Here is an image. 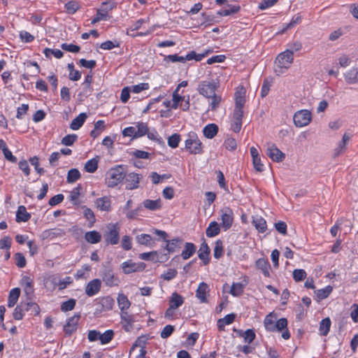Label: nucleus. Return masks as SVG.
Instances as JSON below:
<instances>
[{
  "instance_id": "1",
  "label": "nucleus",
  "mask_w": 358,
  "mask_h": 358,
  "mask_svg": "<svg viewBox=\"0 0 358 358\" xmlns=\"http://www.w3.org/2000/svg\"><path fill=\"white\" fill-rule=\"evenodd\" d=\"M293 62L294 56L291 52L286 50L278 54L275 61L274 71L276 75L284 73L291 66Z\"/></svg>"
},
{
  "instance_id": "2",
  "label": "nucleus",
  "mask_w": 358,
  "mask_h": 358,
  "mask_svg": "<svg viewBox=\"0 0 358 358\" xmlns=\"http://www.w3.org/2000/svg\"><path fill=\"white\" fill-rule=\"evenodd\" d=\"M125 177L123 167L120 165L110 169L106 176V184L108 187H115L120 184Z\"/></svg>"
},
{
  "instance_id": "3",
  "label": "nucleus",
  "mask_w": 358,
  "mask_h": 358,
  "mask_svg": "<svg viewBox=\"0 0 358 358\" xmlns=\"http://www.w3.org/2000/svg\"><path fill=\"white\" fill-rule=\"evenodd\" d=\"M185 149L192 155L203 153V145L196 133L190 131L185 141Z\"/></svg>"
},
{
  "instance_id": "4",
  "label": "nucleus",
  "mask_w": 358,
  "mask_h": 358,
  "mask_svg": "<svg viewBox=\"0 0 358 358\" xmlns=\"http://www.w3.org/2000/svg\"><path fill=\"white\" fill-rule=\"evenodd\" d=\"M120 227L117 223H110L106 227L103 238L106 245H117L120 241Z\"/></svg>"
},
{
  "instance_id": "5",
  "label": "nucleus",
  "mask_w": 358,
  "mask_h": 358,
  "mask_svg": "<svg viewBox=\"0 0 358 358\" xmlns=\"http://www.w3.org/2000/svg\"><path fill=\"white\" fill-rule=\"evenodd\" d=\"M152 231L155 235L159 236L160 238L166 242V245L164 248L169 253L175 252L179 248V244L182 241L180 238H176L169 241L166 239L167 234L166 231L157 229H154Z\"/></svg>"
},
{
  "instance_id": "6",
  "label": "nucleus",
  "mask_w": 358,
  "mask_h": 358,
  "mask_svg": "<svg viewBox=\"0 0 358 358\" xmlns=\"http://www.w3.org/2000/svg\"><path fill=\"white\" fill-rule=\"evenodd\" d=\"M218 87L217 83L214 80L201 81L198 85V91L200 94L210 99L214 95L216 88Z\"/></svg>"
},
{
  "instance_id": "7",
  "label": "nucleus",
  "mask_w": 358,
  "mask_h": 358,
  "mask_svg": "<svg viewBox=\"0 0 358 358\" xmlns=\"http://www.w3.org/2000/svg\"><path fill=\"white\" fill-rule=\"evenodd\" d=\"M312 120L311 113L308 110H300L296 112L293 117L294 123L297 127L307 126Z\"/></svg>"
},
{
  "instance_id": "8",
  "label": "nucleus",
  "mask_w": 358,
  "mask_h": 358,
  "mask_svg": "<svg viewBox=\"0 0 358 358\" xmlns=\"http://www.w3.org/2000/svg\"><path fill=\"white\" fill-rule=\"evenodd\" d=\"M145 264L143 262H134L132 259H129L122 263L121 268L124 274H130L143 271L145 268Z\"/></svg>"
},
{
  "instance_id": "9",
  "label": "nucleus",
  "mask_w": 358,
  "mask_h": 358,
  "mask_svg": "<svg viewBox=\"0 0 358 358\" xmlns=\"http://www.w3.org/2000/svg\"><path fill=\"white\" fill-rule=\"evenodd\" d=\"M221 225L224 231L228 230L232 226L234 222V213L229 207H224L220 210Z\"/></svg>"
},
{
  "instance_id": "10",
  "label": "nucleus",
  "mask_w": 358,
  "mask_h": 358,
  "mask_svg": "<svg viewBox=\"0 0 358 358\" xmlns=\"http://www.w3.org/2000/svg\"><path fill=\"white\" fill-rule=\"evenodd\" d=\"M142 176L136 173H125V187L127 189L133 190L139 187V182Z\"/></svg>"
},
{
  "instance_id": "11",
  "label": "nucleus",
  "mask_w": 358,
  "mask_h": 358,
  "mask_svg": "<svg viewBox=\"0 0 358 358\" xmlns=\"http://www.w3.org/2000/svg\"><path fill=\"white\" fill-rule=\"evenodd\" d=\"M80 317V315L78 313L67 319L66 324L63 327V331L66 335L70 336L76 331Z\"/></svg>"
},
{
  "instance_id": "12",
  "label": "nucleus",
  "mask_w": 358,
  "mask_h": 358,
  "mask_svg": "<svg viewBox=\"0 0 358 358\" xmlns=\"http://www.w3.org/2000/svg\"><path fill=\"white\" fill-rule=\"evenodd\" d=\"M243 117V110H234L231 120V129L235 132L238 133L242 127V120Z\"/></svg>"
},
{
  "instance_id": "13",
  "label": "nucleus",
  "mask_w": 358,
  "mask_h": 358,
  "mask_svg": "<svg viewBox=\"0 0 358 358\" xmlns=\"http://www.w3.org/2000/svg\"><path fill=\"white\" fill-rule=\"evenodd\" d=\"M120 317L123 329L127 332L131 331L134 329V323L135 322L134 315L125 311L120 313Z\"/></svg>"
},
{
  "instance_id": "14",
  "label": "nucleus",
  "mask_w": 358,
  "mask_h": 358,
  "mask_svg": "<svg viewBox=\"0 0 358 358\" xmlns=\"http://www.w3.org/2000/svg\"><path fill=\"white\" fill-rule=\"evenodd\" d=\"M266 153L273 161L276 162H282L285 158V155L275 144H268Z\"/></svg>"
},
{
  "instance_id": "15",
  "label": "nucleus",
  "mask_w": 358,
  "mask_h": 358,
  "mask_svg": "<svg viewBox=\"0 0 358 358\" xmlns=\"http://www.w3.org/2000/svg\"><path fill=\"white\" fill-rule=\"evenodd\" d=\"M115 7V2L110 3L108 1H104L101 3V7L96 10V15L99 16L100 18L103 20H108L110 19L108 12L112 10Z\"/></svg>"
},
{
  "instance_id": "16",
  "label": "nucleus",
  "mask_w": 358,
  "mask_h": 358,
  "mask_svg": "<svg viewBox=\"0 0 358 358\" xmlns=\"http://www.w3.org/2000/svg\"><path fill=\"white\" fill-rule=\"evenodd\" d=\"M274 331H282V338L288 340L290 338V333L287 329V320L284 317L278 320L275 323Z\"/></svg>"
},
{
  "instance_id": "17",
  "label": "nucleus",
  "mask_w": 358,
  "mask_h": 358,
  "mask_svg": "<svg viewBox=\"0 0 358 358\" xmlns=\"http://www.w3.org/2000/svg\"><path fill=\"white\" fill-rule=\"evenodd\" d=\"M101 287V281L99 279H93L90 280L85 287V294L88 296H93L97 294Z\"/></svg>"
},
{
  "instance_id": "18",
  "label": "nucleus",
  "mask_w": 358,
  "mask_h": 358,
  "mask_svg": "<svg viewBox=\"0 0 358 358\" xmlns=\"http://www.w3.org/2000/svg\"><path fill=\"white\" fill-rule=\"evenodd\" d=\"M102 280L106 285L109 287L116 286L120 282L118 278L115 275L113 271L110 268L104 269L102 274Z\"/></svg>"
},
{
  "instance_id": "19",
  "label": "nucleus",
  "mask_w": 358,
  "mask_h": 358,
  "mask_svg": "<svg viewBox=\"0 0 358 358\" xmlns=\"http://www.w3.org/2000/svg\"><path fill=\"white\" fill-rule=\"evenodd\" d=\"M34 284L33 279L29 275H23L20 281V285L28 296L34 294Z\"/></svg>"
},
{
  "instance_id": "20",
  "label": "nucleus",
  "mask_w": 358,
  "mask_h": 358,
  "mask_svg": "<svg viewBox=\"0 0 358 358\" xmlns=\"http://www.w3.org/2000/svg\"><path fill=\"white\" fill-rule=\"evenodd\" d=\"M255 266L258 270H260L263 275L266 277L269 278L271 276L270 275V270H271V265L267 259L265 258H259L255 262Z\"/></svg>"
},
{
  "instance_id": "21",
  "label": "nucleus",
  "mask_w": 358,
  "mask_h": 358,
  "mask_svg": "<svg viewBox=\"0 0 358 358\" xmlns=\"http://www.w3.org/2000/svg\"><path fill=\"white\" fill-rule=\"evenodd\" d=\"M96 207L101 210L109 212L111 210V199L109 196H102L96 199Z\"/></svg>"
},
{
  "instance_id": "22",
  "label": "nucleus",
  "mask_w": 358,
  "mask_h": 358,
  "mask_svg": "<svg viewBox=\"0 0 358 358\" xmlns=\"http://www.w3.org/2000/svg\"><path fill=\"white\" fill-rule=\"evenodd\" d=\"M210 252V250L206 243V242L204 241L200 245V248L198 251V257L200 259L203 261V263L204 265H207L209 264L210 262V257L209 255Z\"/></svg>"
},
{
  "instance_id": "23",
  "label": "nucleus",
  "mask_w": 358,
  "mask_h": 358,
  "mask_svg": "<svg viewBox=\"0 0 358 358\" xmlns=\"http://www.w3.org/2000/svg\"><path fill=\"white\" fill-rule=\"evenodd\" d=\"M208 292V285L204 282H200L196 290V296L199 299L201 303L207 302V294Z\"/></svg>"
},
{
  "instance_id": "24",
  "label": "nucleus",
  "mask_w": 358,
  "mask_h": 358,
  "mask_svg": "<svg viewBox=\"0 0 358 358\" xmlns=\"http://www.w3.org/2000/svg\"><path fill=\"white\" fill-rule=\"evenodd\" d=\"M136 241L138 244L145 245L148 248H152L155 246V242L152 236L147 234H141L136 236Z\"/></svg>"
},
{
  "instance_id": "25",
  "label": "nucleus",
  "mask_w": 358,
  "mask_h": 358,
  "mask_svg": "<svg viewBox=\"0 0 358 358\" xmlns=\"http://www.w3.org/2000/svg\"><path fill=\"white\" fill-rule=\"evenodd\" d=\"M240 10L241 7L238 4H227L217 11V15L220 16H228L238 13Z\"/></svg>"
},
{
  "instance_id": "26",
  "label": "nucleus",
  "mask_w": 358,
  "mask_h": 358,
  "mask_svg": "<svg viewBox=\"0 0 358 358\" xmlns=\"http://www.w3.org/2000/svg\"><path fill=\"white\" fill-rule=\"evenodd\" d=\"M117 302L118 308L120 310V313L127 311L131 306V302L128 297L122 293L118 294L117 297Z\"/></svg>"
},
{
  "instance_id": "27",
  "label": "nucleus",
  "mask_w": 358,
  "mask_h": 358,
  "mask_svg": "<svg viewBox=\"0 0 358 358\" xmlns=\"http://www.w3.org/2000/svg\"><path fill=\"white\" fill-rule=\"evenodd\" d=\"M31 218V215L27 211L24 206H20L16 212L15 220L17 222H25Z\"/></svg>"
},
{
  "instance_id": "28",
  "label": "nucleus",
  "mask_w": 358,
  "mask_h": 358,
  "mask_svg": "<svg viewBox=\"0 0 358 358\" xmlns=\"http://www.w3.org/2000/svg\"><path fill=\"white\" fill-rule=\"evenodd\" d=\"M253 226L259 233H264L266 231L267 226L266 220L261 216L252 217Z\"/></svg>"
},
{
  "instance_id": "29",
  "label": "nucleus",
  "mask_w": 358,
  "mask_h": 358,
  "mask_svg": "<svg viewBox=\"0 0 358 358\" xmlns=\"http://www.w3.org/2000/svg\"><path fill=\"white\" fill-rule=\"evenodd\" d=\"M184 303V298L176 292L172 293L169 299V306L171 308L177 309Z\"/></svg>"
},
{
  "instance_id": "30",
  "label": "nucleus",
  "mask_w": 358,
  "mask_h": 358,
  "mask_svg": "<svg viewBox=\"0 0 358 358\" xmlns=\"http://www.w3.org/2000/svg\"><path fill=\"white\" fill-rule=\"evenodd\" d=\"M220 232V227L216 221H212L206 229V236L213 238L217 236Z\"/></svg>"
},
{
  "instance_id": "31",
  "label": "nucleus",
  "mask_w": 358,
  "mask_h": 358,
  "mask_svg": "<svg viewBox=\"0 0 358 358\" xmlns=\"http://www.w3.org/2000/svg\"><path fill=\"white\" fill-rule=\"evenodd\" d=\"M217 132L218 127L213 123L207 124L203 129L204 136L209 139L214 138Z\"/></svg>"
},
{
  "instance_id": "32",
  "label": "nucleus",
  "mask_w": 358,
  "mask_h": 358,
  "mask_svg": "<svg viewBox=\"0 0 358 358\" xmlns=\"http://www.w3.org/2000/svg\"><path fill=\"white\" fill-rule=\"evenodd\" d=\"M87 118V115L85 113H80L76 118H74L71 124L70 128L72 130H78L79 129L85 122Z\"/></svg>"
},
{
  "instance_id": "33",
  "label": "nucleus",
  "mask_w": 358,
  "mask_h": 358,
  "mask_svg": "<svg viewBox=\"0 0 358 358\" xmlns=\"http://www.w3.org/2000/svg\"><path fill=\"white\" fill-rule=\"evenodd\" d=\"M144 208L150 210H157L162 208L160 199L156 200L145 199L142 203Z\"/></svg>"
},
{
  "instance_id": "34",
  "label": "nucleus",
  "mask_w": 358,
  "mask_h": 358,
  "mask_svg": "<svg viewBox=\"0 0 358 358\" xmlns=\"http://www.w3.org/2000/svg\"><path fill=\"white\" fill-rule=\"evenodd\" d=\"M20 289L18 287L13 288L10 291L8 298V307L12 308L16 304L20 297Z\"/></svg>"
},
{
  "instance_id": "35",
  "label": "nucleus",
  "mask_w": 358,
  "mask_h": 358,
  "mask_svg": "<svg viewBox=\"0 0 358 358\" xmlns=\"http://www.w3.org/2000/svg\"><path fill=\"white\" fill-rule=\"evenodd\" d=\"M344 77L348 84L358 83V68H352L344 74Z\"/></svg>"
},
{
  "instance_id": "36",
  "label": "nucleus",
  "mask_w": 358,
  "mask_h": 358,
  "mask_svg": "<svg viewBox=\"0 0 358 358\" xmlns=\"http://www.w3.org/2000/svg\"><path fill=\"white\" fill-rule=\"evenodd\" d=\"M64 8L67 14L73 15L80 8V4L78 0L69 1L65 3Z\"/></svg>"
},
{
  "instance_id": "37",
  "label": "nucleus",
  "mask_w": 358,
  "mask_h": 358,
  "mask_svg": "<svg viewBox=\"0 0 358 358\" xmlns=\"http://www.w3.org/2000/svg\"><path fill=\"white\" fill-rule=\"evenodd\" d=\"M196 252V246L192 243H186L185 248L181 253V257L184 260L190 258Z\"/></svg>"
},
{
  "instance_id": "38",
  "label": "nucleus",
  "mask_w": 358,
  "mask_h": 358,
  "mask_svg": "<svg viewBox=\"0 0 358 358\" xmlns=\"http://www.w3.org/2000/svg\"><path fill=\"white\" fill-rule=\"evenodd\" d=\"M247 282V280H245V284L241 282H233L229 293L234 296H241L243 293Z\"/></svg>"
},
{
  "instance_id": "39",
  "label": "nucleus",
  "mask_w": 358,
  "mask_h": 358,
  "mask_svg": "<svg viewBox=\"0 0 358 358\" xmlns=\"http://www.w3.org/2000/svg\"><path fill=\"white\" fill-rule=\"evenodd\" d=\"M99 157L96 156L88 161L85 164V170L90 173H94L98 169Z\"/></svg>"
},
{
  "instance_id": "40",
  "label": "nucleus",
  "mask_w": 358,
  "mask_h": 358,
  "mask_svg": "<svg viewBox=\"0 0 358 358\" xmlns=\"http://www.w3.org/2000/svg\"><path fill=\"white\" fill-rule=\"evenodd\" d=\"M85 238L88 243L96 244L100 242L101 236L99 232L96 231H91L85 234Z\"/></svg>"
},
{
  "instance_id": "41",
  "label": "nucleus",
  "mask_w": 358,
  "mask_h": 358,
  "mask_svg": "<svg viewBox=\"0 0 358 358\" xmlns=\"http://www.w3.org/2000/svg\"><path fill=\"white\" fill-rule=\"evenodd\" d=\"M92 82V73L87 74L84 80V82L82 83L83 87V94L85 95H90L92 92V87L91 86Z\"/></svg>"
},
{
  "instance_id": "42",
  "label": "nucleus",
  "mask_w": 358,
  "mask_h": 358,
  "mask_svg": "<svg viewBox=\"0 0 358 358\" xmlns=\"http://www.w3.org/2000/svg\"><path fill=\"white\" fill-rule=\"evenodd\" d=\"M330 327H331V320L329 317H326V318L322 320V321L320 323V328H319L320 335L327 336L329 332Z\"/></svg>"
},
{
  "instance_id": "43",
  "label": "nucleus",
  "mask_w": 358,
  "mask_h": 358,
  "mask_svg": "<svg viewBox=\"0 0 358 358\" xmlns=\"http://www.w3.org/2000/svg\"><path fill=\"white\" fill-rule=\"evenodd\" d=\"M171 176L170 174L159 175L157 172H152L150 175L152 182L155 185L162 182L164 180L169 179Z\"/></svg>"
},
{
  "instance_id": "44",
  "label": "nucleus",
  "mask_w": 358,
  "mask_h": 358,
  "mask_svg": "<svg viewBox=\"0 0 358 358\" xmlns=\"http://www.w3.org/2000/svg\"><path fill=\"white\" fill-rule=\"evenodd\" d=\"M114 337V331L112 329L106 330L103 334H100L99 341L102 345L109 343Z\"/></svg>"
},
{
  "instance_id": "45",
  "label": "nucleus",
  "mask_w": 358,
  "mask_h": 358,
  "mask_svg": "<svg viewBox=\"0 0 358 358\" xmlns=\"http://www.w3.org/2000/svg\"><path fill=\"white\" fill-rule=\"evenodd\" d=\"M80 178V173L77 169H71L68 171L66 181L69 183H73Z\"/></svg>"
},
{
  "instance_id": "46",
  "label": "nucleus",
  "mask_w": 358,
  "mask_h": 358,
  "mask_svg": "<svg viewBox=\"0 0 358 358\" xmlns=\"http://www.w3.org/2000/svg\"><path fill=\"white\" fill-rule=\"evenodd\" d=\"M333 288L331 286H326L324 288L320 289L316 291V296L319 300L324 299L329 296Z\"/></svg>"
},
{
  "instance_id": "47",
  "label": "nucleus",
  "mask_w": 358,
  "mask_h": 358,
  "mask_svg": "<svg viewBox=\"0 0 358 358\" xmlns=\"http://www.w3.org/2000/svg\"><path fill=\"white\" fill-rule=\"evenodd\" d=\"M156 252V255H154V257L152 258V262L157 263H164L169 259V252L164 253L161 251L155 250Z\"/></svg>"
},
{
  "instance_id": "48",
  "label": "nucleus",
  "mask_w": 358,
  "mask_h": 358,
  "mask_svg": "<svg viewBox=\"0 0 358 358\" xmlns=\"http://www.w3.org/2000/svg\"><path fill=\"white\" fill-rule=\"evenodd\" d=\"M223 252V243L221 240H217L215 243V248L213 250L214 257L217 259H219L221 257H222Z\"/></svg>"
},
{
  "instance_id": "49",
  "label": "nucleus",
  "mask_w": 358,
  "mask_h": 358,
  "mask_svg": "<svg viewBox=\"0 0 358 358\" xmlns=\"http://www.w3.org/2000/svg\"><path fill=\"white\" fill-rule=\"evenodd\" d=\"M276 321H275L271 315L269 314L266 316L264 320V325L266 331L274 332V326Z\"/></svg>"
},
{
  "instance_id": "50",
  "label": "nucleus",
  "mask_w": 358,
  "mask_h": 358,
  "mask_svg": "<svg viewBox=\"0 0 358 358\" xmlns=\"http://www.w3.org/2000/svg\"><path fill=\"white\" fill-rule=\"evenodd\" d=\"M76 304V300L74 299H70L68 301H64L61 304V310L62 312H67L74 309Z\"/></svg>"
},
{
  "instance_id": "51",
  "label": "nucleus",
  "mask_w": 358,
  "mask_h": 358,
  "mask_svg": "<svg viewBox=\"0 0 358 358\" xmlns=\"http://www.w3.org/2000/svg\"><path fill=\"white\" fill-rule=\"evenodd\" d=\"M207 55H208V52L201 53V54H197L194 51H191L186 55V60L190 61L192 59H194L196 62H199V61L202 60L205 57H206Z\"/></svg>"
},
{
  "instance_id": "52",
  "label": "nucleus",
  "mask_w": 358,
  "mask_h": 358,
  "mask_svg": "<svg viewBox=\"0 0 358 358\" xmlns=\"http://www.w3.org/2000/svg\"><path fill=\"white\" fill-rule=\"evenodd\" d=\"M135 127L138 138L143 136L148 131V124L145 122H138Z\"/></svg>"
},
{
  "instance_id": "53",
  "label": "nucleus",
  "mask_w": 358,
  "mask_h": 358,
  "mask_svg": "<svg viewBox=\"0 0 358 358\" xmlns=\"http://www.w3.org/2000/svg\"><path fill=\"white\" fill-rule=\"evenodd\" d=\"M223 146L229 151H234L237 147L236 141L234 138L227 137L224 141Z\"/></svg>"
},
{
  "instance_id": "54",
  "label": "nucleus",
  "mask_w": 358,
  "mask_h": 358,
  "mask_svg": "<svg viewBox=\"0 0 358 358\" xmlns=\"http://www.w3.org/2000/svg\"><path fill=\"white\" fill-rule=\"evenodd\" d=\"M78 139V136L76 134H68L65 136L62 139V144L66 146L72 145Z\"/></svg>"
},
{
  "instance_id": "55",
  "label": "nucleus",
  "mask_w": 358,
  "mask_h": 358,
  "mask_svg": "<svg viewBox=\"0 0 358 358\" xmlns=\"http://www.w3.org/2000/svg\"><path fill=\"white\" fill-rule=\"evenodd\" d=\"M180 141V136L178 134H173L168 138V145L171 148H176L178 146Z\"/></svg>"
},
{
  "instance_id": "56",
  "label": "nucleus",
  "mask_w": 358,
  "mask_h": 358,
  "mask_svg": "<svg viewBox=\"0 0 358 358\" xmlns=\"http://www.w3.org/2000/svg\"><path fill=\"white\" fill-rule=\"evenodd\" d=\"M307 273L303 269H294L293 271V278L296 282H301L306 278Z\"/></svg>"
},
{
  "instance_id": "57",
  "label": "nucleus",
  "mask_w": 358,
  "mask_h": 358,
  "mask_svg": "<svg viewBox=\"0 0 358 358\" xmlns=\"http://www.w3.org/2000/svg\"><path fill=\"white\" fill-rule=\"evenodd\" d=\"M15 264L17 267L22 268L26 266L27 261L23 254L20 252H17L15 255Z\"/></svg>"
},
{
  "instance_id": "58",
  "label": "nucleus",
  "mask_w": 358,
  "mask_h": 358,
  "mask_svg": "<svg viewBox=\"0 0 358 358\" xmlns=\"http://www.w3.org/2000/svg\"><path fill=\"white\" fill-rule=\"evenodd\" d=\"M164 60L166 62H182L185 63L186 60V56H179L177 54L175 55H169L168 56H166L164 58Z\"/></svg>"
},
{
  "instance_id": "59",
  "label": "nucleus",
  "mask_w": 358,
  "mask_h": 358,
  "mask_svg": "<svg viewBox=\"0 0 358 358\" xmlns=\"http://www.w3.org/2000/svg\"><path fill=\"white\" fill-rule=\"evenodd\" d=\"M12 239L8 236H5L0 240V250H9L11 247Z\"/></svg>"
},
{
  "instance_id": "60",
  "label": "nucleus",
  "mask_w": 358,
  "mask_h": 358,
  "mask_svg": "<svg viewBox=\"0 0 358 358\" xmlns=\"http://www.w3.org/2000/svg\"><path fill=\"white\" fill-rule=\"evenodd\" d=\"M177 271L174 268H169L166 271L161 275V278L164 280H171L177 275Z\"/></svg>"
},
{
  "instance_id": "61",
  "label": "nucleus",
  "mask_w": 358,
  "mask_h": 358,
  "mask_svg": "<svg viewBox=\"0 0 358 358\" xmlns=\"http://www.w3.org/2000/svg\"><path fill=\"white\" fill-rule=\"evenodd\" d=\"M61 48L62 50L70 52H78L80 50V48L78 45L74 44H69V43H62L61 45Z\"/></svg>"
},
{
  "instance_id": "62",
  "label": "nucleus",
  "mask_w": 358,
  "mask_h": 358,
  "mask_svg": "<svg viewBox=\"0 0 358 358\" xmlns=\"http://www.w3.org/2000/svg\"><path fill=\"white\" fill-rule=\"evenodd\" d=\"M119 47V43L117 41H106L100 45V48L102 50H110L114 48Z\"/></svg>"
},
{
  "instance_id": "63",
  "label": "nucleus",
  "mask_w": 358,
  "mask_h": 358,
  "mask_svg": "<svg viewBox=\"0 0 358 358\" xmlns=\"http://www.w3.org/2000/svg\"><path fill=\"white\" fill-rule=\"evenodd\" d=\"M19 36L21 41L24 43H31L34 40V36L27 31H21Z\"/></svg>"
},
{
  "instance_id": "64",
  "label": "nucleus",
  "mask_w": 358,
  "mask_h": 358,
  "mask_svg": "<svg viewBox=\"0 0 358 358\" xmlns=\"http://www.w3.org/2000/svg\"><path fill=\"white\" fill-rule=\"evenodd\" d=\"M173 331L174 327L170 324H167L161 331L160 336L162 338H167L173 334Z\"/></svg>"
}]
</instances>
